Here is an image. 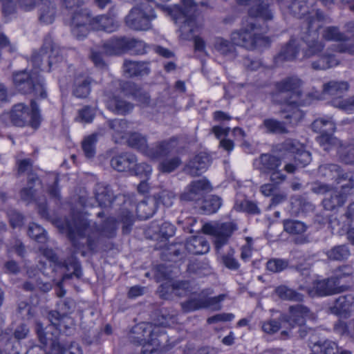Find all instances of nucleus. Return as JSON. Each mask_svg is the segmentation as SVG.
I'll return each instance as SVG.
<instances>
[{
    "label": "nucleus",
    "mask_w": 354,
    "mask_h": 354,
    "mask_svg": "<svg viewBox=\"0 0 354 354\" xmlns=\"http://www.w3.org/2000/svg\"><path fill=\"white\" fill-rule=\"evenodd\" d=\"M339 158L342 162L348 165H354V145L342 146L340 143L337 149Z\"/></svg>",
    "instance_id": "nucleus-49"
},
{
    "label": "nucleus",
    "mask_w": 354,
    "mask_h": 354,
    "mask_svg": "<svg viewBox=\"0 0 354 354\" xmlns=\"http://www.w3.org/2000/svg\"><path fill=\"white\" fill-rule=\"evenodd\" d=\"M253 165L261 174H268V173L280 168L281 160L272 153H266L261 154L256 158L254 160Z\"/></svg>",
    "instance_id": "nucleus-22"
},
{
    "label": "nucleus",
    "mask_w": 354,
    "mask_h": 354,
    "mask_svg": "<svg viewBox=\"0 0 354 354\" xmlns=\"http://www.w3.org/2000/svg\"><path fill=\"white\" fill-rule=\"evenodd\" d=\"M36 185L40 186V180L37 175L31 174L28 179L27 186L20 192L21 200L28 203L35 201L37 189L35 187Z\"/></svg>",
    "instance_id": "nucleus-33"
},
{
    "label": "nucleus",
    "mask_w": 354,
    "mask_h": 354,
    "mask_svg": "<svg viewBox=\"0 0 354 354\" xmlns=\"http://www.w3.org/2000/svg\"><path fill=\"white\" fill-rule=\"evenodd\" d=\"M109 109L120 115H124L132 111L133 105L119 97H114L107 101Z\"/></svg>",
    "instance_id": "nucleus-39"
},
{
    "label": "nucleus",
    "mask_w": 354,
    "mask_h": 354,
    "mask_svg": "<svg viewBox=\"0 0 354 354\" xmlns=\"http://www.w3.org/2000/svg\"><path fill=\"white\" fill-rule=\"evenodd\" d=\"M107 124L110 129L113 131L112 136L115 142L125 138L127 131L129 129V123L128 121L124 119H114L107 121Z\"/></svg>",
    "instance_id": "nucleus-35"
},
{
    "label": "nucleus",
    "mask_w": 354,
    "mask_h": 354,
    "mask_svg": "<svg viewBox=\"0 0 354 354\" xmlns=\"http://www.w3.org/2000/svg\"><path fill=\"white\" fill-rule=\"evenodd\" d=\"M299 41L295 39H291L289 42L281 50L276 57V61L293 60L299 52Z\"/></svg>",
    "instance_id": "nucleus-36"
},
{
    "label": "nucleus",
    "mask_w": 354,
    "mask_h": 354,
    "mask_svg": "<svg viewBox=\"0 0 354 354\" xmlns=\"http://www.w3.org/2000/svg\"><path fill=\"white\" fill-rule=\"evenodd\" d=\"M353 304L354 296L352 294H348L337 298L329 309L334 315H346L351 311Z\"/></svg>",
    "instance_id": "nucleus-26"
},
{
    "label": "nucleus",
    "mask_w": 354,
    "mask_h": 354,
    "mask_svg": "<svg viewBox=\"0 0 354 354\" xmlns=\"http://www.w3.org/2000/svg\"><path fill=\"white\" fill-rule=\"evenodd\" d=\"M322 37L327 41H340L344 40L346 36L338 27L328 26L324 29Z\"/></svg>",
    "instance_id": "nucleus-55"
},
{
    "label": "nucleus",
    "mask_w": 354,
    "mask_h": 354,
    "mask_svg": "<svg viewBox=\"0 0 354 354\" xmlns=\"http://www.w3.org/2000/svg\"><path fill=\"white\" fill-rule=\"evenodd\" d=\"M284 230L292 234H300L306 230V225L304 223L297 220H285L283 221Z\"/></svg>",
    "instance_id": "nucleus-51"
},
{
    "label": "nucleus",
    "mask_w": 354,
    "mask_h": 354,
    "mask_svg": "<svg viewBox=\"0 0 354 354\" xmlns=\"http://www.w3.org/2000/svg\"><path fill=\"white\" fill-rule=\"evenodd\" d=\"M92 19L93 18L87 10H80L73 16L71 26H89L91 28Z\"/></svg>",
    "instance_id": "nucleus-52"
},
{
    "label": "nucleus",
    "mask_w": 354,
    "mask_h": 354,
    "mask_svg": "<svg viewBox=\"0 0 354 354\" xmlns=\"http://www.w3.org/2000/svg\"><path fill=\"white\" fill-rule=\"evenodd\" d=\"M75 302L70 298L60 301L58 304L59 311L53 310L49 312L48 318L52 325L55 326L57 328H60L62 322L66 317V315L72 313L75 308Z\"/></svg>",
    "instance_id": "nucleus-21"
},
{
    "label": "nucleus",
    "mask_w": 354,
    "mask_h": 354,
    "mask_svg": "<svg viewBox=\"0 0 354 354\" xmlns=\"http://www.w3.org/2000/svg\"><path fill=\"white\" fill-rule=\"evenodd\" d=\"M277 295L283 300L292 301H302L304 296L296 290L288 288L286 286H280L275 289Z\"/></svg>",
    "instance_id": "nucleus-43"
},
{
    "label": "nucleus",
    "mask_w": 354,
    "mask_h": 354,
    "mask_svg": "<svg viewBox=\"0 0 354 354\" xmlns=\"http://www.w3.org/2000/svg\"><path fill=\"white\" fill-rule=\"evenodd\" d=\"M146 48L143 41L127 37H113L102 45L103 53L108 55H119L124 52L142 55L146 53Z\"/></svg>",
    "instance_id": "nucleus-8"
},
{
    "label": "nucleus",
    "mask_w": 354,
    "mask_h": 354,
    "mask_svg": "<svg viewBox=\"0 0 354 354\" xmlns=\"http://www.w3.org/2000/svg\"><path fill=\"white\" fill-rule=\"evenodd\" d=\"M330 18L317 10L310 14L307 17L308 32L302 37V39L306 44L308 48L305 52V56L309 57L313 55H319L324 48V44L319 39L318 30L324 23H330Z\"/></svg>",
    "instance_id": "nucleus-5"
},
{
    "label": "nucleus",
    "mask_w": 354,
    "mask_h": 354,
    "mask_svg": "<svg viewBox=\"0 0 354 354\" xmlns=\"http://www.w3.org/2000/svg\"><path fill=\"white\" fill-rule=\"evenodd\" d=\"M65 225L62 227V230L67 232L72 245L77 250L86 243L89 250L94 251L102 238L114 237L117 230L116 220L112 217L106 218L100 225L91 223L84 218L75 221L73 225L66 221Z\"/></svg>",
    "instance_id": "nucleus-1"
},
{
    "label": "nucleus",
    "mask_w": 354,
    "mask_h": 354,
    "mask_svg": "<svg viewBox=\"0 0 354 354\" xmlns=\"http://www.w3.org/2000/svg\"><path fill=\"white\" fill-rule=\"evenodd\" d=\"M39 20L45 24H52L56 14L55 0H40Z\"/></svg>",
    "instance_id": "nucleus-30"
},
{
    "label": "nucleus",
    "mask_w": 354,
    "mask_h": 354,
    "mask_svg": "<svg viewBox=\"0 0 354 354\" xmlns=\"http://www.w3.org/2000/svg\"><path fill=\"white\" fill-rule=\"evenodd\" d=\"M354 274L353 268L348 264H344L336 268L333 272V276L337 282L347 278H351Z\"/></svg>",
    "instance_id": "nucleus-58"
},
{
    "label": "nucleus",
    "mask_w": 354,
    "mask_h": 354,
    "mask_svg": "<svg viewBox=\"0 0 354 354\" xmlns=\"http://www.w3.org/2000/svg\"><path fill=\"white\" fill-rule=\"evenodd\" d=\"M312 128L315 131L321 133L319 136L317 137V141L324 150L330 151L333 147H339L340 141L331 134L335 129V124L331 118L317 119L312 124Z\"/></svg>",
    "instance_id": "nucleus-13"
},
{
    "label": "nucleus",
    "mask_w": 354,
    "mask_h": 354,
    "mask_svg": "<svg viewBox=\"0 0 354 354\" xmlns=\"http://www.w3.org/2000/svg\"><path fill=\"white\" fill-rule=\"evenodd\" d=\"M235 208L236 210L245 212L251 214H259L261 213L257 203L248 200L236 201Z\"/></svg>",
    "instance_id": "nucleus-57"
},
{
    "label": "nucleus",
    "mask_w": 354,
    "mask_h": 354,
    "mask_svg": "<svg viewBox=\"0 0 354 354\" xmlns=\"http://www.w3.org/2000/svg\"><path fill=\"white\" fill-rule=\"evenodd\" d=\"M315 336L313 335L310 337V344L313 346H318L320 348V352L323 354H350L348 351H340V348L337 346L335 342L326 340L323 342L321 341H315Z\"/></svg>",
    "instance_id": "nucleus-37"
},
{
    "label": "nucleus",
    "mask_w": 354,
    "mask_h": 354,
    "mask_svg": "<svg viewBox=\"0 0 354 354\" xmlns=\"http://www.w3.org/2000/svg\"><path fill=\"white\" fill-rule=\"evenodd\" d=\"M304 148V145L299 141L292 139H287L282 142L279 147L280 152H288L292 154H296L298 151Z\"/></svg>",
    "instance_id": "nucleus-56"
},
{
    "label": "nucleus",
    "mask_w": 354,
    "mask_h": 354,
    "mask_svg": "<svg viewBox=\"0 0 354 354\" xmlns=\"http://www.w3.org/2000/svg\"><path fill=\"white\" fill-rule=\"evenodd\" d=\"M119 24L113 17L103 15L93 17L91 22V28L96 30H103L113 32L118 30Z\"/></svg>",
    "instance_id": "nucleus-25"
},
{
    "label": "nucleus",
    "mask_w": 354,
    "mask_h": 354,
    "mask_svg": "<svg viewBox=\"0 0 354 354\" xmlns=\"http://www.w3.org/2000/svg\"><path fill=\"white\" fill-rule=\"evenodd\" d=\"M123 68L124 74L128 77L145 75L149 73L148 64L145 62L125 60Z\"/></svg>",
    "instance_id": "nucleus-31"
},
{
    "label": "nucleus",
    "mask_w": 354,
    "mask_h": 354,
    "mask_svg": "<svg viewBox=\"0 0 354 354\" xmlns=\"http://www.w3.org/2000/svg\"><path fill=\"white\" fill-rule=\"evenodd\" d=\"M314 288L319 296H327L343 292L347 290L348 286L339 285V282H337L335 277L332 276L317 281Z\"/></svg>",
    "instance_id": "nucleus-23"
},
{
    "label": "nucleus",
    "mask_w": 354,
    "mask_h": 354,
    "mask_svg": "<svg viewBox=\"0 0 354 354\" xmlns=\"http://www.w3.org/2000/svg\"><path fill=\"white\" fill-rule=\"evenodd\" d=\"M313 318V314L310 309L301 304L290 306L288 308V314H281V320L286 322L290 326L288 330H283L281 336L286 337H293L292 329L297 326L305 324L306 319Z\"/></svg>",
    "instance_id": "nucleus-14"
},
{
    "label": "nucleus",
    "mask_w": 354,
    "mask_h": 354,
    "mask_svg": "<svg viewBox=\"0 0 354 354\" xmlns=\"http://www.w3.org/2000/svg\"><path fill=\"white\" fill-rule=\"evenodd\" d=\"M212 190L209 182L206 179L192 181L180 194V199L184 201L197 202L201 200L206 192Z\"/></svg>",
    "instance_id": "nucleus-18"
},
{
    "label": "nucleus",
    "mask_w": 354,
    "mask_h": 354,
    "mask_svg": "<svg viewBox=\"0 0 354 354\" xmlns=\"http://www.w3.org/2000/svg\"><path fill=\"white\" fill-rule=\"evenodd\" d=\"M281 317L279 320L270 319L261 323L262 330L267 334L273 335L277 333L281 328Z\"/></svg>",
    "instance_id": "nucleus-60"
},
{
    "label": "nucleus",
    "mask_w": 354,
    "mask_h": 354,
    "mask_svg": "<svg viewBox=\"0 0 354 354\" xmlns=\"http://www.w3.org/2000/svg\"><path fill=\"white\" fill-rule=\"evenodd\" d=\"M214 46L216 51L230 59L234 58L236 55L234 45L222 37H218L215 39Z\"/></svg>",
    "instance_id": "nucleus-41"
},
{
    "label": "nucleus",
    "mask_w": 354,
    "mask_h": 354,
    "mask_svg": "<svg viewBox=\"0 0 354 354\" xmlns=\"http://www.w3.org/2000/svg\"><path fill=\"white\" fill-rule=\"evenodd\" d=\"M181 163L182 161L178 156L167 157L161 160L158 169L162 173H171L176 170Z\"/></svg>",
    "instance_id": "nucleus-47"
},
{
    "label": "nucleus",
    "mask_w": 354,
    "mask_h": 354,
    "mask_svg": "<svg viewBox=\"0 0 354 354\" xmlns=\"http://www.w3.org/2000/svg\"><path fill=\"white\" fill-rule=\"evenodd\" d=\"M129 147L140 151L148 157V153L151 148L149 147L147 137L138 132L129 133L127 138Z\"/></svg>",
    "instance_id": "nucleus-28"
},
{
    "label": "nucleus",
    "mask_w": 354,
    "mask_h": 354,
    "mask_svg": "<svg viewBox=\"0 0 354 354\" xmlns=\"http://www.w3.org/2000/svg\"><path fill=\"white\" fill-rule=\"evenodd\" d=\"M13 82L16 88L24 94L33 93L36 97L46 98L47 93L44 78L37 72L21 71L13 75Z\"/></svg>",
    "instance_id": "nucleus-7"
},
{
    "label": "nucleus",
    "mask_w": 354,
    "mask_h": 354,
    "mask_svg": "<svg viewBox=\"0 0 354 354\" xmlns=\"http://www.w3.org/2000/svg\"><path fill=\"white\" fill-rule=\"evenodd\" d=\"M318 174L328 180H334L337 184L350 183V193H354V172L342 173L339 165L324 164L319 167Z\"/></svg>",
    "instance_id": "nucleus-17"
},
{
    "label": "nucleus",
    "mask_w": 354,
    "mask_h": 354,
    "mask_svg": "<svg viewBox=\"0 0 354 354\" xmlns=\"http://www.w3.org/2000/svg\"><path fill=\"white\" fill-rule=\"evenodd\" d=\"M350 183H344L340 191L333 189L322 201L324 207L327 210H333L342 207L348 196H354V193H350Z\"/></svg>",
    "instance_id": "nucleus-19"
},
{
    "label": "nucleus",
    "mask_w": 354,
    "mask_h": 354,
    "mask_svg": "<svg viewBox=\"0 0 354 354\" xmlns=\"http://www.w3.org/2000/svg\"><path fill=\"white\" fill-rule=\"evenodd\" d=\"M261 129H265L266 133L274 134H286L288 130L285 122L272 118L265 119L260 125Z\"/></svg>",
    "instance_id": "nucleus-38"
},
{
    "label": "nucleus",
    "mask_w": 354,
    "mask_h": 354,
    "mask_svg": "<svg viewBox=\"0 0 354 354\" xmlns=\"http://www.w3.org/2000/svg\"><path fill=\"white\" fill-rule=\"evenodd\" d=\"M301 80L295 76L286 77L275 84L278 93L286 95L281 112L287 123L292 127L297 125L304 117V113L299 109L306 104L301 99Z\"/></svg>",
    "instance_id": "nucleus-3"
},
{
    "label": "nucleus",
    "mask_w": 354,
    "mask_h": 354,
    "mask_svg": "<svg viewBox=\"0 0 354 354\" xmlns=\"http://www.w3.org/2000/svg\"><path fill=\"white\" fill-rule=\"evenodd\" d=\"M327 257L333 261H344L350 256L348 247L345 245H335L326 252Z\"/></svg>",
    "instance_id": "nucleus-45"
},
{
    "label": "nucleus",
    "mask_w": 354,
    "mask_h": 354,
    "mask_svg": "<svg viewBox=\"0 0 354 354\" xmlns=\"http://www.w3.org/2000/svg\"><path fill=\"white\" fill-rule=\"evenodd\" d=\"M176 194L171 190L163 189L154 196L156 203H162L164 206L171 207L176 200Z\"/></svg>",
    "instance_id": "nucleus-53"
},
{
    "label": "nucleus",
    "mask_w": 354,
    "mask_h": 354,
    "mask_svg": "<svg viewBox=\"0 0 354 354\" xmlns=\"http://www.w3.org/2000/svg\"><path fill=\"white\" fill-rule=\"evenodd\" d=\"M97 141V136L93 133L86 137L82 142V148L87 158H92L95 155V145Z\"/></svg>",
    "instance_id": "nucleus-48"
},
{
    "label": "nucleus",
    "mask_w": 354,
    "mask_h": 354,
    "mask_svg": "<svg viewBox=\"0 0 354 354\" xmlns=\"http://www.w3.org/2000/svg\"><path fill=\"white\" fill-rule=\"evenodd\" d=\"M131 342L143 346L148 352H165L169 349V337L159 326L152 327L149 324L141 323L134 326L129 337Z\"/></svg>",
    "instance_id": "nucleus-4"
},
{
    "label": "nucleus",
    "mask_w": 354,
    "mask_h": 354,
    "mask_svg": "<svg viewBox=\"0 0 354 354\" xmlns=\"http://www.w3.org/2000/svg\"><path fill=\"white\" fill-rule=\"evenodd\" d=\"M181 1L183 8L175 5L172 8H166V10L176 23H182L179 28L180 37L184 39H189L197 28L196 6L193 0Z\"/></svg>",
    "instance_id": "nucleus-6"
},
{
    "label": "nucleus",
    "mask_w": 354,
    "mask_h": 354,
    "mask_svg": "<svg viewBox=\"0 0 354 354\" xmlns=\"http://www.w3.org/2000/svg\"><path fill=\"white\" fill-rule=\"evenodd\" d=\"M133 165L134 168L133 169V172L136 176L149 179V177L152 172V168L151 165L145 162H142L140 164L135 163Z\"/></svg>",
    "instance_id": "nucleus-62"
},
{
    "label": "nucleus",
    "mask_w": 354,
    "mask_h": 354,
    "mask_svg": "<svg viewBox=\"0 0 354 354\" xmlns=\"http://www.w3.org/2000/svg\"><path fill=\"white\" fill-rule=\"evenodd\" d=\"M226 295L224 294L216 297H209L203 292L197 297H192L185 302L182 303V308L185 312L194 311L201 308H209L213 310H219L221 308V301Z\"/></svg>",
    "instance_id": "nucleus-15"
},
{
    "label": "nucleus",
    "mask_w": 354,
    "mask_h": 354,
    "mask_svg": "<svg viewBox=\"0 0 354 354\" xmlns=\"http://www.w3.org/2000/svg\"><path fill=\"white\" fill-rule=\"evenodd\" d=\"M171 290H174V295L177 296H183L190 290V283L187 281H180L174 282L173 286L169 287Z\"/></svg>",
    "instance_id": "nucleus-64"
},
{
    "label": "nucleus",
    "mask_w": 354,
    "mask_h": 354,
    "mask_svg": "<svg viewBox=\"0 0 354 354\" xmlns=\"http://www.w3.org/2000/svg\"><path fill=\"white\" fill-rule=\"evenodd\" d=\"M137 162V158L130 153H122L113 156L111 160V167L118 171H124L131 169Z\"/></svg>",
    "instance_id": "nucleus-27"
},
{
    "label": "nucleus",
    "mask_w": 354,
    "mask_h": 354,
    "mask_svg": "<svg viewBox=\"0 0 354 354\" xmlns=\"http://www.w3.org/2000/svg\"><path fill=\"white\" fill-rule=\"evenodd\" d=\"M156 17L154 11L148 3H142L132 8L126 17V24L136 30H146L151 27V21Z\"/></svg>",
    "instance_id": "nucleus-12"
},
{
    "label": "nucleus",
    "mask_w": 354,
    "mask_h": 354,
    "mask_svg": "<svg viewBox=\"0 0 354 354\" xmlns=\"http://www.w3.org/2000/svg\"><path fill=\"white\" fill-rule=\"evenodd\" d=\"M31 111L24 103L15 104L9 112L11 122L18 127H24L30 123L31 127L37 128L40 123L39 107L35 100H31Z\"/></svg>",
    "instance_id": "nucleus-9"
},
{
    "label": "nucleus",
    "mask_w": 354,
    "mask_h": 354,
    "mask_svg": "<svg viewBox=\"0 0 354 354\" xmlns=\"http://www.w3.org/2000/svg\"><path fill=\"white\" fill-rule=\"evenodd\" d=\"M134 99L137 100L142 107L151 106V99L149 94L142 88H136L132 93Z\"/></svg>",
    "instance_id": "nucleus-63"
},
{
    "label": "nucleus",
    "mask_w": 354,
    "mask_h": 354,
    "mask_svg": "<svg viewBox=\"0 0 354 354\" xmlns=\"http://www.w3.org/2000/svg\"><path fill=\"white\" fill-rule=\"evenodd\" d=\"M92 80L88 76L77 77L74 82L73 93L78 98L86 97L91 92Z\"/></svg>",
    "instance_id": "nucleus-34"
},
{
    "label": "nucleus",
    "mask_w": 354,
    "mask_h": 354,
    "mask_svg": "<svg viewBox=\"0 0 354 354\" xmlns=\"http://www.w3.org/2000/svg\"><path fill=\"white\" fill-rule=\"evenodd\" d=\"M177 140L175 138L158 142L154 147L150 149L148 157L155 160L169 157L177 153Z\"/></svg>",
    "instance_id": "nucleus-20"
},
{
    "label": "nucleus",
    "mask_w": 354,
    "mask_h": 354,
    "mask_svg": "<svg viewBox=\"0 0 354 354\" xmlns=\"http://www.w3.org/2000/svg\"><path fill=\"white\" fill-rule=\"evenodd\" d=\"M221 205V198L217 196L212 195L203 201L200 210L202 214H212L216 212Z\"/></svg>",
    "instance_id": "nucleus-42"
},
{
    "label": "nucleus",
    "mask_w": 354,
    "mask_h": 354,
    "mask_svg": "<svg viewBox=\"0 0 354 354\" xmlns=\"http://www.w3.org/2000/svg\"><path fill=\"white\" fill-rule=\"evenodd\" d=\"M332 104L348 113L354 112V96L346 100H333Z\"/></svg>",
    "instance_id": "nucleus-61"
},
{
    "label": "nucleus",
    "mask_w": 354,
    "mask_h": 354,
    "mask_svg": "<svg viewBox=\"0 0 354 354\" xmlns=\"http://www.w3.org/2000/svg\"><path fill=\"white\" fill-rule=\"evenodd\" d=\"M210 164V158L208 154L204 152L196 155L185 167V171L194 177L200 176L205 172Z\"/></svg>",
    "instance_id": "nucleus-24"
},
{
    "label": "nucleus",
    "mask_w": 354,
    "mask_h": 354,
    "mask_svg": "<svg viewBox=\"0 0 354 354\" xmlns=\"http://www.w3.org/2000/svg\"><path fill=\"white\" fill-rule=\"evenodd\" d=\"M185 250L190 254H203L209 250L207 240L202 236H193L188 239L185 245Z\"/></svg>",
    "instance_id": "nucleus-29"
},
{
    "label": "nucleus",
    "mask_w": 354,
    "mask_h": 354,
    "mask_svg": "<svg viewBox=\"0 0 354 354\" xmlns=\"http://www.w3.org/2000/svg\"><path fill=\"white\" fill-rule=\"evenodd\" d=\"M202 230L205 234L214 237L215 249L219 252L228 243L233 232L237 230V226L231 221L207 223L203 225Z\"/></svg>",
    "instance_id": "nucleus-11"
},
{
    "label": "nucleus",
    "mask_w": 354,
    "mask_h": 354,
    "mask_svg": "<svg viewBox=\"0 0 354 354\" xmlns=\"http://www.w3.org/2000/svg\"><path fill=\"white\" fill-rule=\"evenodd\" d=\"M52 38L50 36L45 37L44 44L39 51L33 53L31 62L35 69L49 71L53 64L62 61V57L57 56Z\"/></svg>",
    "instance_id": "nucleus-10"
},
{
    "label": "nucleus",
    "mask_w": 354,
    "mask_h": 354,
    "mask_svg": "<svg viewBox=\"0 0 354 354\" xmlns=\"http://www.w3.org/2000/svg\"><path fill=\"white\" fill-rule=\"evenodd\" d=\"M44 255L55 266L59 268H64L68 273L63 274V280L72 279L73 277L80 278L82 275L81 267L77 258L73 255L68 257L64 261H59L56 254L50 249H45L43 252Z\"/></svg>",
    "instance_id": "nucleus-16"
},
{
    "label": "nucleus",
    "mask_w": 354,
    "mask_h": 354,
    "mask_svg": "<svg viewBox=\"0 0 354 354\" xmlns=\"http://www.w3.org/2000/svg\"><path fill=\"white\" fill-rule=\"evenodd\" d=\"M349 88L348 83L345 81H330L324 85L325 93L333 97V100H339Z\"/></svg>",
    "instance_id": "nucleus-32"
},
{
    "label": "nucleus",
    "mask_w": 354,
    "mask_h": 354,
    "mask_svg": "<svg viewBox=\"0 0 354 354\" xmlns=\"http://www.w3.org/2000/svg\"><path fill=\"white\" fill-rule=\"evenodd\" d=\"M95 198L99 205L106 207L113 201V194L109 187L98 185L96 188Z\"/></svg>",
    "instance_id": "nucleus-40"
},
{
    "label": "nucleus",
    "mask_w": 354,
    "mask_h": 354,
    "mask_svg": "<svg viewBox=\"0 0 354 354\" xmlns=\"http://www.w3.org/2000/svg\"><path fill=\"white\" fill-rule=\"evenodd\" d=\"M235 250L230 248L229 250L221 256L222 264L227 269L232 271H237L241 267L238 259L235 257Z\"/></svg>",
    "instance_id": "nucleus-46"
},
{
    "label": "nucleus",
    "mask_w": 354,
    "mask_h": 354,
    "mask_svg": "<svg viewBox=\"0 0 354 354\" xmlns=\"http://www.w3.org/2000/svg\"><path fill=\"white\" fill-rule=\"evenodd\" d=\"M28 236L38 243H44L47 241L46 231L39 225L32 223L29 225Z\"/></svg>",
    "instance_id": "nucleus-50"
},
{
    "label": "nucleus",
    "mask_w": 354,
    "mask_h": 354,
    "mask_svg": "<svg viewBox=\"0 0 354 354\" xmlns=\"http://www.w3.org/2000/svg\"><path fill=\"white\" fill-rule=\"evenodd\" d=\"M289 262L288 260L283 259H271L266 263L268 270L276 273L280 272L288 266Z\"/></svg>",
    "instance_id": "nucleus-59"
},
{
    "label": "nucleus",
    "mask_w": 354,
    "mask_h": 354,
    "mask_svg": "<svg viewBox=\"0 0 354 354\" xmlns=\"http://www.w3.org/2000/svg\"><path fill=\"white\" fill-rule=\"evenodd\" d=\"M283 0H277L278 2H281L282 8H288L290 12L297 17L301 18L306 12L304 6L306 1L304 0H295L290 5L284 4Z\"/></svg>",
    "instance_id": "nucleus-54"
},
{
    "label": "nucleus",
    "mask_w": 354,
    "mask_h": 354,
    "mask_svg": "<svg viewBox=\"0 0 354 354\" xmlns=\"http://www.w3.org/2000/svg\"><path fill=\"white\" fill-rule=\"evenodd\" d=\"M240 5L250 6L248 17L242 21L241 30L234 31L231 34L233 44L242 46L248 50H252L264 41L265 37L259 33V27L255 23V18L259 17L263 20L272 19V12L269 5L263 0H236Z\"/></svg>",
    "instance_id": "nucleus-2"
},
{
    "label": "nucleus",
    "mask_w": 354,
    "mask_h": 354,
    "mask_svg": "<svg viewBox=\"0 0 354 354\" xmlns=\"http://www.w3.org/2000/svg\"><path fill=\"white\" fill-rule=\"evenodd\" d=\"M156 201L154 199L142 201L136 207V212L138 218L146 220L151 217L155 212Z\"/></svg>",
    "instance_id": "nucleus-44"
}]
</instances>
